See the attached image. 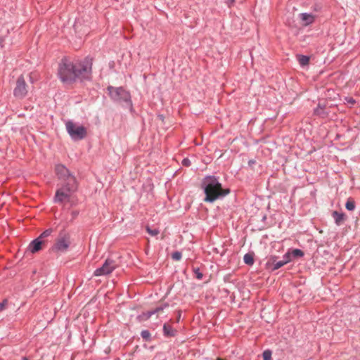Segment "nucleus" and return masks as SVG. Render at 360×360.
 Returning a JSON list of instances; mask_svg holds the SVG:
<instances>
[{
  "label": "nucleus",
  "instance_id": "1",
  "mask_svg": "<svg viewBox=\"0 0 360 360\" xmlns=\"http://www.w3.org/2000/svg\"><path fill=\"white\" fill-rule=\"evenodd\" d=\"M92 62L89 58L75 63L63 60L59 64L58 75L63 83H70L77 79H89L91 75Z\"/></svg>",
  "mask_w": 360,
  "mask_h": 360
},
{
  "label": "nucleus",
  "instance_id": "2",
  "mask_svg": "<svg viewBox=\"0 0 360 360\" xmlns=\"http://www.w3.org/2000/svg\"><path fill=\"white\" fill-rule=\"evenodd\" d=\"M205 197V202H213L215 200L222 198L230 192L229 189H224L218 179L214 176H205L201 184Z\"/></svg>",
  "mask_w": 360,
  "mask_h": 360
},
{
  "label": "nucleus",
  "instance_id": "3",
  "mask_svg": "<svg viewBox=\"0 0 360 360\" xmlns=\"http://www.w3.org/2000/svg\"><path fill=\"white\" fill-rule=\"evenodd\" d=\"M108 91L110 98L114 101L122 104L124 107L132 111V101L129 91L123 87H114L109 86Z\"/></svg>",
  "mask_w": 360,
  "mask_h": 360
},
{
  "label": "nucleus",
  "instance_id": "4",
  "mask_svg": "<svg viewBox=\"0 0 360 360\" xmlns=\"http://www.w3.org/2000/svg\"><path fill=\"white\" fill-rule=\"evenodd\" d=\"M70 245V233L65 230H61L50 250L53 253L61 255L68 251Z\"/></svg>",
  "mask_w": 360,
  "mask_h": 360
},
{
  "label": "nucleus",
  "instance_id": "5",
  "mask_svg": "<svg viewBox=\"0 0 360 360\" xmlns=\"http://www.w3.org/2000/svg\"><path fill=\"white\" fill-rule=\"evenodd\" d=\"M77 189V184H61V187L56 190L54 196L55 202L63 203L69 201Z\"/></svg>",
  "mask_w": 360,
  "mask_h": 360
},
{
  "label": "nucleus",
  "instance_id": "6",
  "mask_svg": "<svg viewBox=\"0 0 360 360\" xmlns=\"http://www.w3.org/2000/svg\"><path fill=\"white\" fill-rule=\"evenodd\" d=\"M66 130L73 141L83 139L86 135V129L80 124H75L71 120L65 123Z\"/></svg>",
  "mask_w": 360,
  "mask_h": 360
},
{
  "label": "nucleus",
  "instance_id": "7",
  "mask_svg": "<svg viewBox=\"0 0 360 360\" xmlns=\"http://www.w3.org/2000/svg\"><path fill=\"white\" fill-rule=\"evenodd\" d=\"M55 171L61 184H77L75 176L63 165H57Z\"/></svg>",
  "mask_w": 360,
  "mask_h": 360
},
{
  "label": "nucleus",
  "instance_id": "8",
  "mask_svg": "<svg viewBox=\"0 0 360 360\" xmlns=\"http://www.w3.org/2000/svg\"><path fill=\"white\" fill-rule=\"evenodd\" d=\"M117 267L116 262L112 259H107L102 266L96 269L94 272V276H107L111 274Z\"/></svg>",
  "mask_w": 360,
  "mask_h": 360
},
{
  "label": "nucleus",
  "instance_id": "9",
  "mask_svg": "<svg viewBox=\"0 0 360 360\" xmlns=\"http://www.w3.org/2000/svg\"><path fill=\"white\" fill-rule=\"evenodd\" d=\"M27 94V89L25 79L22 76H20L16 81V86L13 90V94L18 98H22Z\"/></svg>",
  "mask_w": 360,
  "mask_h": 360
},
{
  "label": "nucleus",
  "instance_id": "10",
  "mask_svg": "<svg viewBox=\"0 0 360 360\" xmlns=\"http://www.w3.org/2000/svg\"><path fill=\"white\" fill-rule=\"evenodd\" d=\"M299 18L302 21V25L304 26H308L315 20V15L311 13H302L299 14Z\"/></svg>",
  "mask_w": 360,
  "mask_h": 360
},
{
  "label": "nucleus",
  "instance_id": "11",
  "mask_svg": "<svg viewBox=\"0 0 360 360\" xmlns=\"http://www.w3.org/2000/svg\"><path fill=\"white\" fill-rule=\"evenodd\" d=\"M42 245H43V243L41 241H39L35 238L30 243V245L28 246V250L32 253L37 252L38 251H39L41 249Z\"/></svg>",
  "mask_w": 360,
  "mask_h": 360
},
{
  "label": "nucleus",
  "instance_id": "12",
  "mask_svg": "<svg viewBox=\"0 0 360 360\" xmlns=\"http://www.w3.org/2000/svg\"><path fill=\"white\" fill-rule=\"evenodd\" d=\"M167 307H168L167 304H162L161 306L156 307L155 309H153L151 311H148L144 313L143 315H144V316L146 317V319H149L151 316H153L155 314L160 313Z\"/></svg>",
  "mask_w": 360,
  "mask_h": 360
},
{
  "label": "nucleus",
  "instance_id": "13",
  "mask_svg": "<svg viewBox=\"0 0 360 360\" xmlns=\"http://www.w3.org/2000/svg\"><path fill=\"white\" fill-rule=\"evenodd\" d=\"M332 216L337 226H340L345 220V214L334 211Z\"/></svg>",
  "mask_w": 360,
  "mask_h": 360
},
{
  "label": "nucleus",
  "instance_id": "14",
  "mask_svg": "<svg viewBox=\"0 0 360 360\" xmlns=\"http://www.w3.org/2000/svg\"><path fill=\"white\" fill-rule=\"evenodd\" d=\"M163 332L165 335L169 337H172L175 335V331L173 330L172 327L167 323L164 324Z\"/></svg>",
  "mask_w": 360,
  "mask_h": 360
},
{
  "label": "nucleus",
  "instance_id": "15",
  "mask_svg": "<svg viewBox=\"0 0 360 360\" xmlns=\"http://www.w3.org/2000/svg\"><path fill=\"white\" fill-rule=\"evenodd\" d=\"M297 59L301 66L307 65L309 62V57L304 55H298Z\"/></svg>",
  "mask_w": 360,
  "mask_h": 360
},
{
  "label": "nucleus",
  "instance_id": "16",
  "mask_svg": "<svg viewBox=\"0 0 360 360\" xmlns=\"http://www.w3.org/2000/svg\"><path fill=\"white\" fill-rule=\"evenodd\" d=\"M244 262L248 265H252L254 264V258L251 254L247 253L243 257Z\"/></svg>",
  "mask_w": 360,
  "mask_h": 360
},
{
  "label": "nucleus",
  "instance_id": "17",
  "mask_svg": "<svg viewBox=\"0 0 360 360\" xmlns=\"http://www.w3.org/2000/svg\"><path fill=\"white\" fill-rule=\"evenodd\" d=\"M345 207L349 211H353L355 209V202L352 198H349L345 204Z\"/></svg>",
  "mask_w": 360,
  "mask_h": 360
},
{
  "label": "nucleus",
  "instance_id": "18",
  "mask_svg": "<svg viewBox=\"0 0 360 360\" xmlns=\"http://www.w3.org/2000/svg\"><path fill=\"white\" fill-rule=\"evenodd\" d=\"M290 252L292 257H300L304 255V252L300 249H293Z\"/></svg>",
  "mask_w": 360,
  "mask_h": 360
},
{
  "label": "nucleus",
  "instance_id": "19",
  "mask_svg": "<svg viewBox=\"0 0 360 360\" xmlns=\"http://www.w3.org/2000/svg\"><path fill=\"white\" fill-rule=\"evenodd\" d=\"M273 264H274V266H273V270H277L278 269H280L281 267H282L283 266H284L285 264V262L283 260H280V261H274L273 262Z\"/></svg>",
  "mask_w": 360,
  "mask_h": 360
},
{
  "label": "nucleus",
  "instance_id": "20",
  "mask_svg": "<svg viewBox=\"0 0 360 360\" xmlns=\"http://www.w3.org/2000/svg\"><path fill=\"white\" fill-rule=\"evenodd\" d=\"M271 354H272L271 351L269 349H266V350L264 351L262 353V356H263L264 360H271Z\"/></svg>",
  "mask_w": 360,
  "mask_h": 360
},
{
  "label": "nucleus",
  "instance_id": "21",
  "mask_svg": "<svg viewBox=\"0 0 360 360\" xmlns=\"http://www.w3.org/2000/svg\"><path fill=\"white\" fill-rule=\"evenodd\" d=\"M147 232L152 236H157L159 233V230L157 229H151L149 226L146 227Z\"/></svg>",
  "mask_w": 360,
  "mask_h": 360
},
{
  "label": "nucleus",
  "instance_id": "22",
  "mask_svg": "<svg viewBox=\"0 0 360 360\" xmlns=\"http://www.w3.org/2000/svg\"><path fill=\"white\" fill-rule=\"evenodd\" d=\"M292 255H291V252H286L283 257V259L285 264L290 262L291 260H292Z\"/></svg>",
  "mask_w": 360,
  "mask_h": 360
},
{
  "label": "nucleus",
  "instance_id": "23",
  "mask_svg": "<svg viewBox=\"0 0 360 360\" xmlns=\"http://www.w3.org/2000/svg\"><path fill=\"white\" fill-rule=\"evenodd\" d=\"M141 335L142 338L145 340H148L150 338V333L147 330H142L141 333Z\"/></svg>",
  "mask_w": 360,
  "mask_h": 360
},
{
  "label": "nucleus",
  "instance_id": "24",
  "mask_svg": "<svg viewBox=\"0 0 360 360\" xmlns=\"http://www.w3.org/2000/svg\"><path fill=\"white\" fill-rule=\"evenodd\" d=\"M182 255L181 252L179 251H176L172 254V258L174 260L179 261L181 259Z\"/></svg>",
  "mask_w": 360,
  "mask_h": 360
},
{
  "label": "nucleus",
  "instance_id": "25",
  "mask_svg": "<svg viewBox=\"0 0 360 360\" xmlns=\"http://www.w3.org/2000/svg\"><path fill=\"white\" fill-rule=\"evenodd\" d=\"M193 271H194V273H195V274L196 278H197L198 280H200V279H202V278L203 275H202V274L200 272V271L199 268H195V269H194Z\"/></svg>",
  "mask_w": 360,
  "mask_h": 360
},
{
  "label": "nucleus",
  "instance_id": "26",
  "mask_svg": "<svg viewBox=\"0 0 360 360\" xmlns=\"http://www.w3.org/2000/svg\"><path fill=\"white\" fill-rule=\"evenodd\" d=\"M53 233L52 229H48L45 230L44 232H42V236H44L46 238L51 235Z\"/></svg>",
  "mask_w": 360,
  "mask_h": 360
},
{
  "label": "nucleus",
  "instance_id": "27",
  "mask_svg": "<svg viewBox=\"0 0 360 360\" xmlns=\"http://www.w3.org/2000/svg\"><path fill=\"white\" fill-rule=\"evenodd\" d=\"M191 160L188 159V158H184L183 160H182V165L184 166H186V167H188L191 165Z\"/></svg>",
  "mask_w": 360,
  "mask_h": 360
},
{
  "label": "nucleus",
  "instance_id": "28",
  "mask_svg": "<svg viewBox=\"0 0 360 360\" xmlns=\"http://www.w3.org/2000/svg\"><path fill=\"white\" fill-rule=\"evenodd\" d=\"M36 239L41 241L43 244H44L46 242V238L44 236H42V233H41L39 236L37 237Z\"/></svg>",
  "mask_w": 360,
  "mask_h": 360
},
{
  "label": "nucleus",
  "instance_id": "29",
  "mask_svg": "<svg viewBox=\"0 0 360 360\" xmlns=\"http://www.w3.org/2000/svg\"><path fill=\"white\" fill-rule=\"evenodd\" d=\"M6 303V300H4L2 302H0V311H3L5 309Z\"/></svg>",
  "mask_w": 360,
  "mask_h": 360
},
{
  "label": "nucleus",
  "instance_id": "30",
  "mask_svg": "<svg viewBox=\"0 0 360 360\" xmlns=\"http://www.w3.org/2000/svg\"><path fill=\"white\" fill-rule=\"evenodd\" d=\"M322 108L319 105L318 108L314 110V113L316 115H321Z\"/></svg>",
  "mask_w": 360,
  "mask_h": 360
},
{
  "label": "nucleus",
  "instance_id": "31",
  "mask_svg": "<svg viewBox=\"0 0 360 360\" xmlns=\"http://www.w3.org/2000/svg\"><path fill=\"white\" fill-rule=\"evenodd\" d=\"M346 101L351 104H354L355 101L352 98H346Z\"/></svg>",
  "mask_w": 360,
  "mask_h": 360
},
{
  "label": "nucleus",
  "instance_id": "32",
  "mask_svg": "<svg viewBox=\"0 0 360 360\" xmlns=\"http://www.w3.org/2000/svg\"><path fill=\"white\" fill-rule=\"evenodd\" d=\"M235 0H226V3L229 5V6H231L232 4H233Z\"/></svg>",
  "mask_w": 360,
  "mask_h": 360
},
{
  "label": "nucleus",
  "instance_id": "33",
  "mask_svg": "<svg viewBox=\"0 0 360 360\" xmlns=\"http://www.w3.org/2000/svg\"><path fill=\"white\" fill-rule=\"evenodd\" d=\"M72 217H73V218L76 217L78 215V212H77V211H72Z\"/></svg>",
  "mask_w": 360,
  "mask_h": 360
},
{
  "label": "nucleus",
  "instance_id": "34",
  "mask_svg": "<svg viewBox=\"0 0 360 360\" xmlns=\"http://www.w3.org/2000/svg\"><path fill=\"white\" fill-rule=\"evenodd\" d=\"M78 23H79V22H77L75 23V27H77Z\"/></svg>",
  "mask_w": 360,
  "mask_h": 360
},
{
  "label": "nucleus",
  "instance_id": "35",
  "mask_svg": "<svg viewBox=\"0 0 360 360\" xmlns=\"http://www.w3.org/2000/svg\"><path fill=\"white\" fill-rule=\"evenodd\" d=\"M22 360H28V359L26 357H24Z\"/></svg>",
  "mask_w": 360,
  "mask_h": 360
},
{
  "label": "nucleus",
  "instance_id": "36",
  "mask_svg": "<svg viewBox=\"0 0 360 360\" xmlns=\"http://www.w3.org/2000/svg\"><path fill=\"white\" fill-rule=\"evenodd\" d=\"M217 360H223V359H217Z\"/></svg>",
  "mask_w": 360,
  "mask_h": 360
}]
</instances>
